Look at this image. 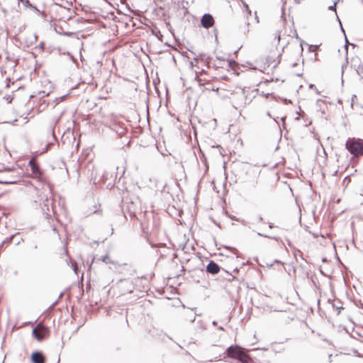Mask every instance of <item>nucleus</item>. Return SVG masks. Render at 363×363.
Returning <instances> with one entry per match:
<instances>
[{
    "label": "nucleus",
    "instance_id": "obj_17",
    "mask_svg": "<svg viewBox=\"0 0 363 363\" xmlns=\"http://www.w3.org/2000/svg\"><path fill=\"white\" fill-rule=\"evenodd\" d=\"M296 3L300 4L302 0H295Z\"/></svg>",
    "mask_w": 363,
    "mask_h": 363
},
{
    "label": "nucleus",
    "instance_id": "obj_11",
    "mask_svg": "<svg viewBox=\"0 0 363 363\" xmlns=\"http://www.w3.org/2000/svg\"><path fill=\"white\" fill-rule=\"evenodd\" d=\"M1 183L8 184H15L16 182L15 181H5V182H1Z\"/></svg>",
    "mask_w": 363,
    "mask_h": 363
},
{
    "label": "nucleus",
    "instance_id": "obj_12",
    "mask_svg": "<svg viewBox=\"0 0 363 363\" xmlns=\"http://www.w3.org/2000/svg\"><path fill=\"white\" fill-rule=\"evenodd\" d=\"M30 9H31L32 10H33L35 11L39 12V10L33 5V7H30Z\"/></svg>",
    "mask_w": 363,
    "mask_h": 363
},
{
    "label": "nucleus",
    "instance_id": "obj_8",
    "mask_svg": "<svg viewBox=\"0 0 363 363\" xmlns=\"http://www.w3.org/2000/svg\"><path fill=\"white\" fill-rule=\"evenodd\" d=\"M206 271L212 274H216L219 272L220 267L214 262H210L207 267Z\"/></svg>",
    "mask_w": 363,
    "mask_h": 363
},
{
    "label": "nucleus",
    "instance_id": "obj_9",
    "mask_svg": "<svg viewBox=\"0 0 363 363\" xmlns=\"http://www.w3.org/2000/svg\"><path fill=\"white\" fill-rule=\"evenodd\" d=\"M21 1L26 7H33V5L30 3L29 0H21Z\"/></svg>",
    "mask_w": 363,
    "mask_h": 363
},
{
    "label": "nucleus",
    "instance_id": "obj_2",
    "mask_svg": "<svg viewBox=\"0 0 363 363\" xmlns=\"http://www.w3.org/2000/svg\"><path fill=\"white\" fill-rule=\"evenodd\" d=\"M346 148L355 156L363 154V145L359 141L355 140L354 139H349L347 141Z\"/></svg>",
    "mask_w": 363,
    "mask_h": 363
},
{
    "label": "nucleus",
    "instance_id": "obj_4",
    "mask_svg": "<svg viewBox=\"0 0 363 363\" xmlns=\"http://www.w3.org/2000/svg\"><path fill=\"white\" fill-rule=\"evenodd\" d=\"M235 99L233 101V106L235 109H238L240 107L244 106L245 105L246 96L243 91L237 93L235 95Z\"/></svg>",
    "mask_w": 363,
    "mask_h": 363
},
{
    "label": "nucleus",
    "instance_id": "obj_10",
    "mask_svg": "<svg viewBox=\"0 0 363 363\" xmlns=\"http://www.w3.org/2000/svg\"><path fill=\"white\" fill-rule=\"evenodd\" d=\"M100 259H101L102 262H106V263H107V262H111L110 261V258H109L108 255H105V256H104V257H101L100 258Z\"/></svg>",
    "mask_w": 363,
    "mask_h": 363
},
{
    "label": "nucleus",
    "instance_id": "obj_1",
    "mask_svg": "<svg viewBox=\"0 0 363 363\" xmlns=\"http://www.w3.org/2000/svg\"><path fill=\"white\" fill-rule=\"evenodd\" d=\"M226 352L229 357L236 358L242 363H247L250 360L249 356L243 351V349L238 345L229 347Z\"/></svg>",
    "mask_w": 363,
    "mask_h": 363
},
{
    "label": "nucleus",
    "instance_id": "obj_16",
    "mask_svg": "<svg viewBox=\"0 0 363 363\" xmlns=\"http://www.w3.org/2000/svg\"><path fill=\"white\" fill-rule=\"evenodd\" d=\"M194 320H195V317L190 318V321H191V323H194Z\"/></svg>",
    "mask_w": 363,
    "mask_h": 363
},
{
    "label": "nucleus",
    "instance_id": "obj_6",
    "mask_svg": "<svg viewBox=\"0 0 363 363\" xmlns=\"http://www.w3.org/2000/svg\"><path fill=\"white\" fill-rule=\"evenodd\" d=\"M201 23L203 28H209L213 26L214 23L213 17L209 13H206L202 16Z\"/></svg>",
    "mask_w": 363,
    "mask_h": 363
},
{
    "label": "nucleus",
    "instance_id": "obj_7",
    "mask_svg": "<svg viewBox=\"0 0 363 363\" xmlns=\"http://www.w3.org/2000/svg\"><path fill=\"white\" fill-rule=\"evenodd\" d=\"M33 363H45V358L41 352H35L31 354Z\"/></svg>",
    "mask_w": 363,
    "mask_h": 363
},
{
    "label": "nucleus",
    "instance_id": "obj_3",
    "mask_svg": "<svg viewBox=\"0 0 363 363\" xmlns=\"http://www.w3.org/2000/svg\"><path fill=\"white\" fill-rule=\"evenodd\" d=\"M48 333V329L41 324H38L33 330V335L38 341L43 340L46 337Z\"/></svg>",
    "mask_w": 363,
    "mask_h": 363
},
{
    "label": "nucleus",
    "instance_id": "obj_5",
    "mask_svg": "<svg viewBox=\"0 0 363 363\" xmlns=\"http://www.w3.org/2000/svg\"><path fill=\"white\" fill-rule=\"evenodd\" d=\"M29 165H30L31 171H32L33 177L35 179H40V177L42 175V172H41L40 169H39L38 165L36 164L34 158H32L29 161Z\"/></svg>",
    "mask_w": 363,
    "mask_h": 363
},
{
    "label": "nucleus",
    "instance_id": "obj_18",
    "mask_svg": "<svg viewBox=\"0 0 363 363\" xmlns=\"http://www.w3.org/2000/svg\"><path fill=\"white\" fill-rule=\"evenodd\" d=\"M59 362H60V359H58V362H57V363H59Z\"/></svg>",
    "mask_w": 363,
    "mask_h": 363
},
{
    "label": "nucleus",
    "instance_id": "obj_14",
    "mask_svg": "<svg viewBox=\"0 0 363 363\" xmlns=\"http://www.w3.org/2000/svg\"><path fill=\"white\" fill-rule=\"evenodd\" d=\"M73 269H74V270L75 273H77V264H76V263H74V264H73Z\"/></svg>",
    "mask_w": 363,
    "mask_h": 363
},
{
    "label": "nucleus",
    "instance_id": "obj_13",
    "mask_svg": "<svg viewBox=\"0 0 363 363\" xmlns=\"http://www.w3.org/2000/svg\"><path fill=\"white\" fill-rule=\"evenodd\" d=\"M335 6H336V3H334V4L333 6H330L329 9L330 10H333V9H335Z\"/></svg>",
    "mask_w": 363,
    "mask_h": 363
},
{
    "label": "nucleus",
    "instance_id": "obj_15",
    "mask_svg": "<svg viewBox=\"0 0 363 363\" xmlns=\"http://www.w3.org/2000/svg\"><path fill=\"white\" fill-rule=\"evenodd\" d=\"M332 357H333V355H332V354H329V355H328V359H329V362H330L333 361V360H332Z\"/></svg>",
    "mask_w": 363,
    "mask_h": 363
}]
</instances>
